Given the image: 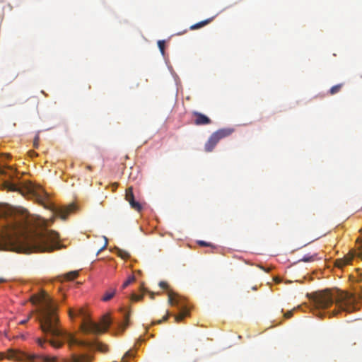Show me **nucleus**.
Wrapping results in <instances>:
<instances>
[{
	"label": "nucleus",
	"instance_id": "nucleus-20",
	"mask_svg": "<svg viewBox=\"0 0 362 362\" xmlns=\"http://www.w3.org/2000/svg\"><path fill=\"white\" fill-rule=\"evenodd\" d=\"M78 276V272L72 271V272H69L65 274V279L66 280H74V279L77 278Z\"/></svg>",
	"mask_w": 362,
	"mask_h": 362
},
{
	"label": "nucleus",
	"instance_id": "nucleus-39",
	"mask_svg": "<svg viewBox=\"0 0 362 362\" xmlns=\"http://www.w3.org/2000/svg\"><path fill=\"white\" fill-rule=\"evenodd\" d=\"M338 312H339V311L333 313V315H337V313Z\"/></svg>",
	"mask_w": 362,
	"mask_h": 362
},
{
	"label": "nucleus",
	"instance_id": "nucleus-25",
	"mask_svg": "<svg viewBox=\"0 0 362 362\" xmlns=\"http://www.w3.org/2000/svg\"><path fill=\"white\" fill-rule=\"evenodd\" d=\"M142 298V296H139L133 293L131 297V300L133 301H139Z\"/></svg>",
	"mask_w": 362,
	"mask_h": 362
},
{
	"label": "nucleus",
	"instance_id": "nucleus-7",
	"mask_svg": "<svg viewBox=\"0 0 362 362\" xmlns=\"http://www.w3.org/2000/svg\"><path fill=\"white\" fill-rule=\"evenodd\" d=\"M234 132L233 129L231 128H226V129H220L216 132H214L208 141L206 142L204 146V149L206 152H211L213 151L216 145L218 143V141L228 136H230Z\"/></svg>",
	"mask_w": 362,
	"mask_h": 362
},
{
	"label": "nucleus",
	"instance_id": "nucleus-30",
	"mask_svg": "<svg viewBox=\"0 0 362 362\" xmlns=\"http://www.w3.org/2000/svg\"><path fill=\"white\" fill-rule=\"evenodd\" d=\"M198 244L201 246H211V244L203 240L198 241Z\"/></svg>",
	"mask_w": 362,
	"mask_h": 362
},
{
	"label": "nucleus",
	"instance_id": "nucleus-38",
	"mask_svg": "<svg viewBox=\"0 0 362 362\" xmlns=\"http://www.w3.org/2000/svg\"><path fill=\"white\" fill-rule=\"evenodd\" d=\"M91 168H92V167H91L90 165H88V166H87V169H88V170H91Z\"/></svg>",
	"mask_w": 362,
	"mask_h": 362
},
{
	"label": "nucleus",
	"instance_id": "nucleus-17",
	"mask_svg": "<svg viewBox=\"0 0 362 362\" xmlns=\"http://www.w3.org/2000/svg\"><path fill=\"white\" fill-rule=\"evenodd\" d=\"M212 19H213V18H208L204 21H202L201 22H199L197 23H195L190 26V29L191 30L199 29V28H202L203 26L209 24L212 21Z\"/></svg>",
	"mask_w": 362,
	"mask_h": 362
},
{
	"label": "nucleus",
	"instance_id": "nucleus-28",
	"mask_svg": "<svg viewBox=\"0 0 362 362\" xmlns=\"http://www.w3.org/2000/svg\"><path fill=\"white\" fill-rule=\"evenodd\" d=\"M293 310H289V311L286 312L284 315V316L285 318L288 319V318H291L293 316Z\"/></svg>",
	"mask_w": 362,
	"mask_h": 362
},
{
	"label": "nucleus",
	"instance_id": "nucleus-15",
	"mask_svg": "<svg viewBox=\"0 0 362 362\" xmlns=\"http://www.w3.org/2000/svg\"><path fill=\"white\" fill-rule=\"evenodd\" d=\"M121 311L122 312L123 317H124V322L119 326L122 327V330H124L129 325V318L131 315V311L128 309L122 308Z\"/></svg>",
	"mask_w": 362,
	"mask_h": 362
},
{
	"label": "nucleus",
	"instance_id": "nucleus-29",
	"mask_svg": "<svg viewBox=\"0 0 362 362\" xmlns=\"http://www.w3.org/2000/svg\"><path fill=\"white\" fill-rule=\"evenodd\" d=\"M105 242L104 245L100 249L98 250V251L97 252L96 255H98L101 251H103L104 249L106 248V247L107 245V240L106 238H105Z\"/></svg>",
	"mask_w": 362,
	"mask_h": 362
},
{
	"label": "nucleus",
	"instance_id": "nucleus-19",
	"mask_svg": "<svg viewBox=\"0 0 362 362\" xmlns=\"http://www.w3.org/2000/svg\"><path fill=\"white\" fill-rule=\"evenodd\" d=\"M343 83H339L332 86L329 90V94L334 95L339 93L341 90V88L343 87Z\"/></svg>",
	"mask_w": 362,
	"mask_h": 362
},
{
	"label": "nucleus",
	"instance_id": "nucleus-35",
	"mask_svg": "<svg viewBox=\"0 0 362 362\" xmlns=\"http://www.w3.org/2000/svg\"><path fill=\"white\" fill-rule=\"evenodd\" d=\"M6 280L3 279V278H0V283L1 282H5Z\"/></svg>",
	"mask_w": 362,
	"mask_h": 362
},
{
	"label": "nucleus",
	"instance_id": "nucleus-16",
	"mask_svg": "<svg viewBox=\"0 0 362 362\" xmlns=\"http://www.w3.org/2000/svg\"><path fill=\"white\" fill-rule=\"evenodd\" d=\"M320 259V257H318L317 254L315 253L313 255H305L300 261L304 262H312L316 260H319Z\"/></svg>",
	"mask_w": 362,
	"mask_h": 362
},
{
	"label": "nucleus",
	"instance_id": "nucleus-10",
	"mask_svg": "<svg viewBox=\"0 0 362 362\" xmlns=\"http://www.w3.org/2000/svg\"><path fill=\"white\" fill-rule=\"evenodd\" d=\"M192 114L194 117V124L195 125H207L211 123V119L201 112L194 111Z\"/></svg>",
	"mask_w": 362,
	"mask_h": 362
},
{
	"label": "nucleus",
	"instance_id": "nucleus-14",
	"mask_svg": "<svg viewBox=\"0 0 362 362\" xmlns=\"http://www.w3.org/2000/svg\"><path fill=\"white\" fill-rule=\"evenodd\" d=\"M180 309V312L178 315H174V320L176 322H181L185 317L189 315V310L186 308H179Z\"/></svg>",
	"mask_w": 362,
	"mask_h": 362
},
{
	"label": "nucleus",
	"instance_id": "nucleus-32",
	"mask_svg": "<svg viewBox=\"0 0 362 362\" xmlns=\"http://www.w3.org/2000/svg\"><path fill=\"white\" fill-rule=\"evenodd\" d=\"M31 315H32L30 314L27 319L21 321L20 324H21V325L25 324L29 320V319L30 318Z\"/></svg>",
	"mask_w": 362,
	"mask_h": 362
},
{
	"label": "nucleus",
	"instance_id": "nucleus-37",
	"mask_svg": "<svg viewBox=\"0 0 362 362\" xmlns=\"http://www.w3.org/2000/svg\"><path fill=\"white\" fill-rule=\"evenodd\" d=\"M4 358V355L2 354H0V360Z\"/></svg>",
	"mask_w": 362,
	"mask_h": 362
},
{
	"label": "nucleus",
	"instance_id": "nucleus-3",
	"mask_svg": "<svg viewBox=\"0 0 362 362\" xmlns=\"http://www.w3.org/2000/svg\"><path fill=\"white\" fill-rule=\"evenodd\" d=\"M354 299L352 296L346 292L337 291L332 293L328 290L316 293L314 303L317 309H325L334 303L339 311L351 312Z\"/></svg>",
	"mask_w": 362,
	"mask_h": 362
},
{
	"label": "nucleus",
	"instance_id": "nucleus-2",
	"mask_svg": "<svg viewBox=\"0 0 362 362\" xmlns=\"http://www.w3.org/2000/svg\"><path fill=\"white\" fill-rule=\"evenodd\" d=\"M30 301L33 304H40L37 310L38 313L37 320L39 321L40 329L45 337L36 339V343L40 347L45 349L47 343H49L53 348L59 349L64 345L66 339L70 348L74 345L95 346L98 351L102 353L108 351L106 344L79 340L72 334L64 330L57 315V306L45 292L33 296L30 298Z\"/></svg>",
	"mask_w": 362,
	"mask_h": 362
},
{
	"label": "nucleus",
	"instance_id": "nucleus-12",
	"mask_svg": "<svg viewBox=\"0 0 362 362\" xmlns=\"http://www.w3.org/2000/svg\"><path fill=\"white\" fill-rule=\"evenodd\" d=\"M93 358V356L88 354L77 355L73 354L70 359H63V362H91Z\"/></svg>",
	"mask_w": 362,
	"mask_h": 362
},
{
	"label": "nucleus",
	"instance_id": "nucleus-34",
	"mask_svg": "<svg viewBox=\"0 0 362 362\" xmlns=\"http://www.w3.org/2000/svg\"><path fill=\"white\" fill-rule=\"evenodd\" d=\"M30 156H36L37 155L36 153L34 152V151H30Z\"/></svg>",
	"mask_w": 362,
	"mask_h": 362
},
{
	"label": "nucleus",
	"instance_id": "nucleus-1",
	"mask_svg": "<svg viewBox=\"0 0 362 362\" xmlns=\"http://www.w3.org/2000/svg\"><path fill=\"white\" fill-rule=\"evenodd\" d=\"M4 221L0 250L30 253L52 252L61 247L59 234L49 230L36 232L34 218L25 210L11 214Z\"/></svg>",
	"mask_w": 362,
	"mask_h": 362
},
{
	"label": "nucleus",
	"instance_id": "nucleus-5",
	"mask_svg": "<svg viewBox=\"0 0 362 362\" xmlns=\"http://www.w3.org/2000/svg\"><path fill=\"white\" fill-rule=\"evenodd\" d=\"M7 358L16 361L25 362H57V357H51L49 356L28 354L21 351H9Z\"/></svg>",
	"mask_w": 362,
	"mask_h": 362
},
{
	"label": "nucleus",
	"instance_id": "nucleus-24",
	"mask_svg": "<svg viewBox=\"0 0 362 362\" xmlns=\"http://www.w3.org/2000/svg\"><path fill=\"white\" fill-rule=\"evenodd\" d=\"M134 356V352L132 351H128L124 356L121 359V362H127V358H130Z\"/></svg>",
	"mask_w": 362,
	"mask_h": 362
},
{
	"label": "nucleus",
	"instance_id": "nucleus-8",
	"mask_svg": "<svg viewBox=\"0 0 362 362\" xmlns=\"http://www.w3.org/2000/svg\"><path fill=\"white\" fill-rule=\"evenodd\" d=\"M160 289L165 293L168 296V301L170 305L180 306V297L177 293L173 291L170 285L166 281H160Z\"/></svg>",
	"mask_w": 362,
	"mask_h": 362
},
{
	"label": "nucleus",
	"instance_id": "nucleus-21",
	"mask_svg": "<svg viewBox=\"0 0 362 362\" xmlns=\"http://www.w3.org/2000/svg\"><path fill=\"white\" fill-rule=\"evenodd\" d=\"M117 255L122 259H127L130 257V255L128 252L121 250V249H117Z\"/></svg>",
	"mask_w": 362,
	"mask_h": 362
},
{
	"label": "nucleus",
	"instance_id": "nucleus-4",
	"mask_svg": "<svg viewBox=\"0 0 362 362\" xmlns=\"http://www.w3.org/2000/svg\"><path fill=\"white\" fill-rule=\"evenodd\" d=\"M69 316L73 317L76 315H78L83 318L81 328L82 332L84 334H100L105 332L107 330L108 327L110 326L112 323V320L110 317L108 315H106L103 317L100 325H98L94 322H93L88 316L87 312L82 308H78L74 313V310H70L69 312Z\"/></svg>",
	"mask_w": 362,
	"mask_h": 362
},
{
	"label": "nucleus",
	"instance_id": "nucleus-31",
	"mask_svg": "<svg viewBox=\"0 0 362 362\" xmlns=\"http://www.w3.org/2000/svg\"><path fill=\"white\" fill-rule=\"evenodd\" d=\"M170 315L169 313H167V315L164 317H163L162 320H160L159 323L160 324L162 321H165Z\"/></svg>",
	"mask_w": 362,
	"mask_h": 362
},
{
	"label": "nucleus",
	"instance_id": "nucleus-6",
	"mask_svg": "<svg viewBox=\"0 0 362 362\" xmlns=\"http://www.w3.org/2000/svg\"><path fill=\"white\" fill-rule=\"evenodd\" d=\"M26 193L30 194L40 204L44 206L46 209H51L52 206L48 204V194L40 187L36 186L32 182H27L24 186Z\"/></svg>",
	"mask_w": 362,
	"mask_h": 362
},
{
	"label": "nucleus",
	"instance_id": "nucleus-22",
	"mask_svg": "<svg viewBox=\"0 0 362 362\" xmlns=\"http://www.w3.org/2000/svg\"><path fill=\"white\" fill-rule=\"evenodd\" d=\"M135 281L134 276L132 275L128 277V279L123 283L122 286V288L124 289L126 288L129 284H131L132 282Z\"/></svg>",
	"mask_w": 362,
	"mask_h": 362
},
{
	"label": "nucleus",
	"instance_id": "nucleus-26",
	"mask_svg": "<svg viewBox=\"0 0 362 362\" xmlns=\"http://www.w3.org/2000/svg\"><path fill=\"white\" fill-rule=\"evenodd\" d=\"M39 141H40V137L38 135H36L35 139H34V141H33V146L35 148H37L38 146H39Z\"/></svg>",
	"mask_w": 362,
	"mask_h": 362
},
{
	"label": "nucleus",
	"instance_id": "nucleus-36",
	"mask_svg": "<svg viewBox=\"0 0 362 362\" xmlns=\"http://www.w3.org/2000/svg\"><path fill=\"white\" fill-rule=\"evenodd\" d=\"M150 295H151V299H153V298H154V295H155V294L152 293H151Z\"/></svg>",
	"mask_w": 362,
	"mask_h": 362
},
{
	"label": "nucleus",
	"instance_id": "nucleus-23",
	"mask_svg": "<svg viewBox=\"0 0 362 362\" xmlns=\"http://www.w3.org/2000/svg\"><path fill=\"white\" fill-rule=\"evenodd\" d=\"M115 291H107L105 293V295L103 296V301H108L110 300V299H112L113 298V296H115Z\"/></svg>",
	"mask_w": 362,
	"mask_h": 362
},
{
	"label": "nucleus",
	"instance_id": "nucleus-11",
	"mask_svg": "<svg viewBox=\"0 0 362 362\" xmlns=\"http://www.w3.org/2000/svg\"><path fill=\"white\" fill-rule=\"evenodd\" d=\"M76 209V206L74 204H69V206L59 209L55 211V214L59 216L62 219L66 220L69 214Z\"/></svg>",
	"mask_w": 362,
	"mask_h": 362
},
{
	"label": "nucleus",
	"instance_id": "nucleus-18",
	"mask_svg": "<svg viewBox=\"0 0 362 362\" xmlns=\"http://www.w3.org/2000/svg\"><path fill=\"white\" fill-rule=\"evenodd\" d=\"M4 186L10 191H22L23 189H20L16 184H13L11 182L6 181L4 182Z\"/></svg>",
	"mask_w": 362,
	"mask_h": 362
},
{
	"label": "nucleus",
	"instance_id": "nucleus-27",
	"mask_svg": "<svg viewBox=\"0 0 362 362\" xmlns=\"http://www.w3.org/2000/svg\"><path fill=\"white\" fill-rule=\"evenodd\" d=\"M164 49H165V41L160 40V52L162 54H164Z\"/></svg>",
	"mask_w": 362,
	"mask_h": 362
},
{
	"label": "nucleus",
	"instance_id": "nucleus-13",
	"mask_svg": "<svg viewBox=\"0 0 362 362\" xmlns=\"http://www.w3.org/2000/svg\"><path fill=\"white\" fill-rule=\"evenodd\" d=\"M354 255L351 252L346 255L343 258H339L335 260L334 265L338 268H343L344 266L351 263Z\"/></svg>",
	"mask_w": 362,
	"mask_h": 362
},
{
	"label": "nucleus",
	"instance_id": "nucleus-33",
	"mask_svg": "<svg viewBox=\"0 0 362 362\" xmlns=\"http://www.w3.org/2000/svg\"><path fill=\"white\" fill-rule=\"evenodd\" d=\"M0 173L2 174V175L6 174V170L0 169Z\"/></svg>",
	"mask_w": 362,
	"mask_h": 362
},
{
	"label": "nucleus",
	"instance_id": "nucleus-9",
	"mask_svg": "<svg viewBox=\"0 0 362 362\" xmlns=\"http://www.w3.org/2000/svg\"><path fill=\"white\" fill-rule=\"evenodd\" d=\"M125 199L129 203L133 209L137 211H140L141 210L142 206L141 204L134 199L132 187H129L126 189Z\"/></svg>",
	"mask_w": 362,
	"mask_h": 362
}]
</instances>
